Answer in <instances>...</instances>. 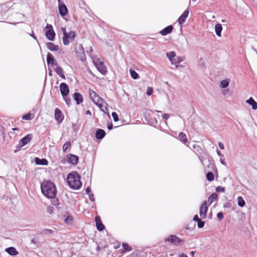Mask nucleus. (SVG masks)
Returning a JSON list of instances; mask_svg holds the SVG:
<instances>
[{"label":"nucleus","instance_id":"1","mask_svg":"<svg viewBox=\"0 0 257 257\" xmlns=\"http://www.w3.org/2000/svg\"><path fill=\"white\" fill-rule=\"evenodd\" d=\"M43 194L48 198H54L57 194V189L54 184L50 181H44L41 185Z\"/></svg>","mask_w":257,"mask_h":257},{"label":"nucleus","instance_id":"2","mask_svg":"<svg viewBox=\"0 0 257 257\" xmlns=\"http://www.w3.org/2000/svg\"><path fill=\"white\" fill-rule=\"evenodd\" d=\"M89 96L94 103L97 105L103 112L107 111V103L100 97L94 91L89 89Z\"/></svg>","mask_w":257,"mask_h":257},{"label":"nucleus","instance_id":"3","mask_svg":"<svg viewBox=\"0 0 257 257\" xmlns=\"http://www.w3.org/2000/svg\"><path fill=\"white\" fill-rule=\"evenodd\" d=\"M67 180L69 186L73 189H78L82 186L80 176L76 172L69 173L67 176Z\"/></svg>","mask_w":257,"mask_h":257},{"label":"nucleus","instance_id":"4","mask_svg":"<svg viewBox=\"0 0 257 257\" xmlns=\"http://www.w3.org/2000/svg\"><path fill=\"white\" fill-rule=\"evenodd\" d=\"M61 29L63 34V42L64 45L67 46L69 44L70 41L74 40L75 37V32L71 31L67 33L65 28H62Z\"/></svg>","mask_w":257,"mask_h":257},{"label":"nucleus","instance_id":"5","mask_svg":"<svg viewBox=\"0 0 257 257\" xmlns=\"http://www.w3.org/2000/svg\"><path fill=\"white\" fill-rule=\"evenodd\" d=\"M93 63L97 69L102 74H105L107 72V68L104 64L103 62L101 59H96L93 60Z\"/></svg>","mask_w":257,"mask_h":257},{"label":"nucleus","instance_id":"6","mask_svg":"<svg viewBox=\"0 0 257 257\" xmlns=\"http://www.w3.org/2000/svg\"><path fill=\"white\" fill-rule=\"evenodd\" d=\"M45 36L46 38L50 41H53L55 37V33L53 29V27L51 25L47 24L45 27Z\"/></svg>","mask_w":257,"mask_h":257},{"label":"nucleus","instance_id":"7","mask_svg":"<svg viewBox=\"0 0 257 257\" xmlns=\"http://www.w3.org/2000/svg\"><path fill=\"white\" fill-rule=\"evenodd\" d=\"M166 241H168L176 246L181 245L184 241L174 235H170L167 238L165 239Z\"/></svg>","mask_w":257,"mask_h":257},{"label":"nucleus","instance_id":"8","mask_svg":"<svg viewBox=\"0 0 257 257\" xmlns=\"http://www.w3.org/2000/svg\"><path fill=\"white\" fill-rule=\"evenodd\" d=\"M208 210V208L207 206V202L206 201H204L201 206L200 207L199 209V214L200 216L202 219H204L206 216V213Z\"/></svg>","mask_w":257,"mask_h":257},{"label":"nucleus","instance_id":"9","mask_svg":"<svg viewBox=\"0 0 257 257\" xmlns=\"http://www.w3.org/2000/svg\"><path fill=\"white\" fill-rule=\"evenodd\" d=\"M60 90L61 95L63 97H66L69 92V89L68 86L66 83L64 82H62L60 84Z\"/></svg>","mask_w":257,"mask_h":257},{"label":"nucleus","instance_id":"10","mask_svg":"<svg viewBox=\"0 0 257 257\" xmlns=\"http://www.w3.org/2000/svg\"><path fill=\"white\" fill-rule=\"evenodd\" d=\"M55 118L58 123H60L64 119V116L61 111L58 108L55 109Z\"/></svg>","mask_w":257,"mask_h":257},{"label":"nucleus","instance_id":"11","mask_svg":"<svg viewBox=\"0 0 257 257\" xmlns=\"http://www.w3.org/2000/svg\"><path fill=\"white\" fill-rule=\"evenodd\" d=\"M189 13V11L188 9H187L183 13V14L179 18L178 22L180 25H182L186 21V20L187 17L188 16Z\"/></svg>","mask_w":257,"mask_h":257},{"label":"nucleus","instance_id":"12","mask_svg":"<svg viewBox=\"0 0 257 257\" xmlns=\"http://www.w3.org/2000/svg\"><path fill=\"white\" fill-rule=\"evenodd\" d=\"M59 12L60 14L63 17L65 16L68 13V10L64 4H60L59 6Z\"/></svg>","mask_w":257,"mask_h":257},{"label":"nucleus","instance_id":"13","mask_svg":"<svg viewBox=\"0 0 257 257\" xmlns=\"http://www.w3.org/2000/svg\"><path fill=\"white\" fill-rule=\"evenodd\" d=\"M47 62L48 65H57V63H55V60L54 59L53 56L50 53H48L47 55Z\"/></svg>","mask_w":257,"mask_h":257},{"label":"nucleus","instance_id":"14","mask_svg":"<svg viewBox=\"0 0 257 257\" xmlns=\"http://www.w3.org/2000/svg\"><path fill=\"white\" fill-rule=\"evenodd\" d=\"M173 29V27L172 25H170L163 29L160 33L162 35L165 36L170 34L172 31Z\"/></svg>","mask_w":257,"mask_h":257},{"label":"nucleus","instance_id":"15","mask_svg":"<svg viewBox=\"0 0 257 257\" xmlns=\"http://www.w3.org/2000/svg\"><path fill=\"white\" fill-rule=\"evenodd\" d=\"M46 47L50 51H57L59 49L58 45H56L51 42L47 43Z\"/></svg>","mask_w":257,"mask_h":257},{"label":"nucleus","instance_id":"16","mask_svg":"<svg viewBox=\"0 0 257 257\" xmlns=\"http://www.w3.org/2000/svg\"><path fill=\"white\" fill-rule=\"evenodd\" d=\"M69 162L73 165H76L78 163V157L74 155L70 154L68 157Z\"/></svg>","mask_w":257,"mask_h":257},{"label":"nucleus","instance_id":"17","mask_svg":"<svg viewBox=\"0 0 257 257\" xmlns=\"http://www.w3.org/2000/svg\"><path fill=\"white\" fill-rule=\"evenodd\" d=\"M246 102L251 106L252 109H257V103L252 97H250Z\"/></svg>","mask_w":257,"mask_h":257},{"label":"nucleus","instance_id":"18","mask_svg":"<svg viewBox=\"0 0 257 257\" xmlns=\"http://www.w3.org/2000/svg\"><path fill=\"white\" fill-rule=\"evenodd\" d=\"M74 99L77 104H79L83 101L82 96L79 93H75L73 95Z\"/></svg>","mask_w":257,"mask_h":257},{"label":"nucleus","instance_id":"19","mask_svg":"<svg viewBox=\"0 0 257 257\" xmlns=\"http://www.w3.org/2000/svg\"><path fill=\"white\" fill-rule=\"evenodd\" d=\"M105 135V131L102 129H98L96 133L95 137L97 139H102Z\"/></svg>","mask_w":257,"mask_h":257},{"label":"nucleus","instance_id":"20","mask_svg":"<svg viewBox=\"0 0 257 257\" xmlns=\"http://www.w3.org/2000/svg\"><path fill=\"white\" fill-rule=\"evenodd\" d=\"M32 139V136L31 135H28L25 137H24L21 140V142L22 144V146H25L28 144Z\"/></svg>","mask_w":257,"mask_h":257},{"label":"nucleus","instance_id":"21","mask_svg":"<svg viewBox=\"0 0 257 257\" xmlns=\"http://www.w3.org/2000/svg\"><path fill=\"white\" fill-rule=\"evenodd\" d=\"M184 60L183 57L180 56H175L173 60H171V64L173 65H175L180 63L182 62Z\"/></svg>","mask_w":257,"mask_h":257},{"label":"nucleus","instance_id":"22","mask_svg":"<svg viewBox=\"0 0 257 257\" xmlns=\"http://www.w3.org/2000/svg\"><path fill=\"white\" fill-rule=\"evenodd\" d=\"M179 140L184 144H186L188 142L187 136L184 133H180L178 135Z\"/></svg>","mask_w":257,"mask_h":257},{"label":"nucleus","instance_id":"23","mask_svg":"<svg viewBox=\"0 0 257 257\" xmlns=\"http://www.w3.org/2000/svg\"><path fill=\"white\" fill-rule=\"evenodd\" d=\"M6 252L12 255H16L18 254V251L14 247H10L6 249Z\"/></svg>","mask_w":257,"mask_h":257},{"label":"nucleus","instance_id":"24","mask_svg":"<svg viewBox=\"0 0 257 257\" xmlns=\"http://www.w3.org/2000/svg\"><path fill=\"white\" fill-rule=\"evenodd\" d=\"M55 71L60 77L64 79H65L63 69L61 67L57 66L56 68L55 69Z\"/></svg>","mask_w":257,"mask_h":257},{"label":"nucleus","instance_id":"25","mask_svg":"<svg viewBox=\"0 0 257 257\" xmlns=\"http://www.w3.org/2000/svg\"><path fill=\"white\" fill-rule=\"evenodd\" d=\"M222 30V25L220 24H217L215 26V32L216 35L221 37V33Z\"/></svg>","mask_w":257,"mask_h":257},{"label":"nucleus","instance_id":"26","mask_svg":"<svg viewBox=\"0 0 257 257\" xmlns=\"http://www.w3.org/2000/svg\"><path fill=\"white\" fill-rule=\"evenodd\" d=\"M79 47L80 48V50L81 51V52H80L77 54V57L82 61H84L85 60V57L84 54V50L81 45H80Z\"/></svg>","mask_w":257,"mask_h":257},{"label":"nucleus","instance_id":"27","mask_svg":"<svg viewBox=\"0 0 257 257\" xmlns=\"http://www.w3.org/2000/svg\"><path fill=\"white\" fill-rule=\"evenodd\" d=\"M229 83V80L226 79L222 80L220 82V86L222 88H225L228 86Z\"/></svg>","mask_w":257,"mask_h":257},{"label":"nucleus","instance_id":"28","mask_svg":"<svg viewBox=\"0 0 257 257\" xmlns=\"http://www.w3.org/2000/svg\"><path fill=\"white\" fill-rule=\"evenodd\" d=\"M217 198V194L216 193H212L208 198V202L209 205L211 204L213 201L216 200Z\"/></svg>","mask_w":257,"mask_h":257},{"label":"nucleus","instance_id":"29","mask_svg":"<svg viewBox=\"0 0 257 257\" xmlns=\"http://www.w3.org/2000/svg\"><path fill=\"white\" fill-rule=\"evenodd\" d=\"M36 162L37 164L39 165H47L48 164V161L45 159H39L38 158H36Z\"/></svg>","mask_w":257,"mask_h":257},{"label":"nucleus","instance_id":"30","mask_svg":"<svg viewBox=\"0 0 257 257\" xmlns=\"http://www.w3.org/2000/svg\"><path fill=\"white\" fill-rule=\"evenodd\" d=\"M34 115L31 113H28L23 116L22 118L25 120H30L34 118Z\"/></svg>","mask_w":257,"mask_h":257},{"label":"nucleus","instance_id":"31","mask_svg":"<svg viewBox=\"0 0 257 257\" xmlns=\"http://www.w3.org/2000/svg\"><path fill=\"white\" fill-rule=\"evenodd\" d=\"M237 204L239 206L241 207L245 205V201L242 197L239 196L237 197Z\"/></svg>","mask_w":257,"mask_h":257},{"label":"nucleus","instance_id":"32","mask_svg":"<svg viewBox=\"0 0 257 257\" xmlns=\"http://www.w3.org/2000/svg\"><path fill=\"white\" fill-rule=\"evenodd\" d=\"M122 245L123 247V251H122V253L125 251H130L132 250V247L126 243H123Z\"/></svg>","mask_w":257,"mask_h":257},{"label":"nucleus","instance_id":"33","mask_svg":"<svg viewBox=\"0 0 257 257\" xmlns=\"http://www.w3.org/2000/svg\"><path fill=\"white\" fill-rule=\"evenodd\" d=\"M167 58L171 61V60H173L174 58L176 56V53L174 51H171L166 53Z\"/></svg>","mask_w":257,"mask_h":257},{"label":"nucleus","instance_id":"34","mask_svg":"<svg viewBox=\"0 0 257 257\" xmlns=\"http://www.w3.org/2000/svg\"><path fill=\"white\" fill-rule=\"evenodd\" d=\"M130 72L131 77L133 79H137L139 78V74L134 70L130 69Z\"/></svg>","mask_w":257,"mask_h":257},{"label":"nucleus","instance_id":"35","mask_svg":"<svg viewBox=\"0 0 257 257\" xmlns=\"http://www.w3.org/2000/svg\"><path fill=\"white\" fill-rule=\"evenodd\" d=\"M206 177H207V179L210 182L212 181L214 179V175H213V173H212L211 172H209L207 173Z\"/></svg>","mask_w":257,"mask_h":257},{"label":"nucleus","instance_id":"36","mask_svg":"<svg viewBox=\"0 0 257 257\" xmlns=\"http://www.w3.org/2000/svg\"><path fill=\"white\" fill-rule=\"evenodd\" d=\"M71 146V144L70 142H66L62 147V150L63 152H66L67 149Z\"/></svg>","mask_w":257,"mask_h":257},{"label":"nucleus","instance_id":"37","mask_svg":"<svg viewBox=\"0 0 257 257\" xmlns=\"http://www.w3.org/2000/svg\"><path fill=\"white\" fill-rule=\"evenodd\" d=\"M97 229L99 231H102L104 228V226L103 225V224L101 222L98 223L97 224H96Z\"/></svg>","mask_w":257,"mask_h":257},{"label":"nucleus","instance_id":"38","mask_svg":"<svg viewBox=\"0 0 257 257\" xmlns=\"http://www.w3.org/2000/svg\"><path fill=\"white\" fill-rule=\"evenodd\" d=\"M153 92V89L151 87H148L147 89V94L148 95L150 96L152 94Z\"/></svg>","mask_w":257,"mask_h":257},{"label":"nucleus","instance_id":"39","mask_svg":"<svg viewBox=\"0 0 257 257\" xmlns=\"http://www.w3.org/2000/svg\"><path fill=\"white\" fill-rule=\"evenodd\" d=\"M112 116L113 117V120L114 121H117L118 120V116H117V113L115 112H113L112 113Z\"/></svg>","mask_w":257,"mask_h":257},{"label":"nucleus","instance_id":"40","mask_svg":"<svg viewBox=\"0 0 257 257\" xmlns=\"http://www.w3.org/2000/svg\"><path fill=\"white\" fill-rule=\"evenodd\" d=\"M198 227L199 228H202L204 225V222L201 219L197 222Z\"/></svg>","mask_w":257,"mask_h":257},{"label":"nucleus","instance_id":"41","mask_svg":"<svg viewBox=\"0 0 257 257\" xmlns=\"http://www.w3.org/2000/svg\"><path fill=\"white\" fill-rule=\"evenodd\" d=\"M216 191L217 192H223L225 191V189L224 187L221 186H218L216 188Z\"/></svg>","mask_w":257,"mask_h":257},{"label":"nucleus","instance_id":"42","mask_svg":"<svg viewBox=\"0 0 257 257\" xmlns=\"http://www.w3.org/2000/svg\"><path fill=\"white\" fill-rule=\"evenodd\" d=\"M217 217L218 218V219L221 221L223 218V214L222 212H219L217 214Z\"/></svg>","mask_w":257,"mask_h":257},{"label":"nucleus","instance_id":"43","mask_svg":"<svg viewBox=\"0 0 257 257\" xmlns=\"http://www.w3.org/2000/svg\"><path fill=\"white\" fill-rule=\"evenodd\" d=\"M47 212L50 214H52L53 212V208L52 206H48L47 208Z\"/></svg>","mask_w":257,"mask_h":257},{"label":"nucleus","instance_id":"44","mask_svg":"<svg viewBox=\"0 0 257 257\" xmlns=\"http://www.w3.org/2000/svg\"><path fill=\"white\" fill-rule=\"evenodd\" d=\"M170 117V115L168 113H164L162 115V117L163 119H165L167 120Z\"/></svg>","mask_w":257,"mask_h":257},{"label":"nucleus","instance_id":"45","mask_svg":"<svg viewBox=\"0 0 257 257\" xmlns=\"http://www.w3.org/2000/svg\"><path fill=\"white\" fill-rule=\"evenodd\" d=\"M72 220V218L71 217H69L68 216L67 218H66L65 219V221L67 223H70Z\"/></svg>","mask_w":257,"mask_h":257},{"label":"nucleus","instance_id":"46","mask_svg":"<svg viewBox=\"0 0 257 257\" xmlns=\"http://www.w3.org/2000/svg\"><path fill=\"white\" fill-rule=\"evenodd\" d=\"M64 98V99L65 100L66 104L68 105V106H70V102H71V100L70 99H68L67 98H66L65 97H63Z\"/></svg>","mask_w":257,"mask_h":257},{"label":"nucleus","instance_id":"47","mask_svg":"<svg viewBox=\"0 0 257 257\" xmlns=\"http://www.w3.org/2000/svg\"><path fill=\"white\" fill-rule=\"evenodd\" d=\"M96 224H97L98 223L101 222V219L99 216H97L95 218Z\"/></svg>","mask_w":257,"mask_h":257},{"label":"nucleus","instance_id":"48","mask_svg":"<svg viewBox=\"0 0 257 257\" xmlns=\"http://www.w3.org/2000/svg\"><path fill=\"white\" fill-rule=\"evenodd\" d=\"M218 146H219V147L221 149V150H223L224 149V145L223 143H222L221 142H219L218 143Z\"/></svg>","mask_w":257,"mask_h":257},{"label":"nucleus","instance_id":"49","mask_svg":"<svg viewBox=\"0 0 257 257\" xmlns=\"http://www.w3.org/2000/svg\"><path fill=\"white\" fill-rule=\"evenodd\" d=\"M89 198L91 201L93 202L94 201V195L92 194H90L89 195Z\"/></svg>","mask_w":257,"mask_h":257},{"label":"nucleus","instance_id":"50","mask_svg":"<svg viewBox=\"0 0 257 257\" xmlns=\"http://www.w3.org/2000/svg\"><path fill=\"white\" fill-rule=\"evenodd\" d=\"M200 220V219H199V218H198V215H195L194 216V217H193V220H194V221L198 222V221H199V220Z\"/></svg>","mask_w":257,"mask_h":257},{"label":"nucleus","instance_id":"51","mask_svg":"<svg viewBox=\"0 0 257 257\" xmlns=\"http://www.w3.org/2000/svg\"><path fill=\"white\" fill-rule=\"evenodd\" d=\"M90 191H91V190H90V188H89V187H87V188H86V193L87 194H88V195L90 194Z\"/></svg>","mask_w":257,"mask_h":257},{"label":"nucleus","instance_id":"52","mask_svg":"<svg viewBox=\"0 0 257 257\" xmlns=\"http://www.w3.org/2000/svg\"><path fill=\"white\" fill-rule=\"evenodd\" d=\"M179 257H188L185 253H181L179 254Z\"/></svg>","mask_w":257,"mask_h":257},{"label":"nucleus","instance_id":"53","mask_svg":"<svg viewBox=\"0 0 257 257\" xmlns=\"http://www.w3.org/2000/svg\"><path fill=\"white\" fill-rule=\"evenodd\" d=\"M112 127H113V125L112 124H110L109 125H108L107 126V128L109 130H111L112 129Z\"/></svg>","mask_w":257,"mask_h":257},{"label":"nucleus","instance_id":"54","mask_svg":"<svg viewBox=\"0 0 257 257\" xmlns=\"http://www.w3.org/2000/svg\"><path fill=\"white\" fill-rule=\"evenodd\" d=\"M31 243L33 244H36L37 241L35 239H32L31 241Z\"/></svg>","mask_w":257,"mask_h":257},{"label":"nucleus","instance_id":"55","mask_svg":"<svg viewBox=\"0 0 257 257\" xmlns=\"http://www.w3.org/2000/svg\"><path fill=\"white\" fill-rule=\"evenodd\" d=\"M45 231H47L50 233H52L53 232V231L51 229H45Z\"/></svg>","mask_w":257,"mask_h":257},{"label":"nucleus","instance_id":"56","mask_svg":"<svg viewBox=\"0 0 257 257\" xmlns=\"http://www.w3.org/2000/svg\"><path fill=\"white\" fill-rule=\"evenodd\" d=\"M217 153L219 156H223L222 154L220 153V152L218 150H217Z\"/></svg>","mask_w":257,"mask_h":257},{"label":"nucleus","instance_id":"57","mask_svg":"<svg viewBox=\"0 0 257 257\" xmlns=\"http://www.w3.org/2000/svg\"><path fill=\"white\" fill-rule=\"evenodd\" d=\"M195 253V251H191L190 252V254H191V255L193 257V256H194V255Z\"/></svg>","mask_w":257,"mask_h":257},{"label":"nucleus","instance_id":"58","mask_svg":"<svg viewBox=\"0 0 257 257\" xmlns=\"http://www.w3.org/2000/svg\"><path fill=\"white\" fill-rule=\"evenodd\" d=\"M220 162H221V163L222 165H225V166H226V165L225 162L224 161H223V160H220Z\"/></svg>","mask_w":257,"mask_h":257},{"label":"nucleus","instance_id":"59","mask_svg":"<svg viewBox=\"0 0 257 257\" xmlns=\"http://www.w3.org/2000/svg\"><path fill=\"white\" fill-rule=\"evenodd\" d=\"M31 36H32L33 38H34L35 39H36V36H35L34 33H33L32 34L30 35Z\"/></svg>","mask_w":257,"mask_h":257},{"label":"nucleus","instance_id":"60","mask_svg":"<svg viewBox=\"0 0 257 257\" xmlns=\"http://www.w3.org/2000/svg\"><path fill=\"white\" fill-rule=\"evenodd\" d=\"M52 70H49V74L51 76L52 75Z\"/></svg>","mask_w":257,"mask_h":257},{"label":"nucleus","instance_id":"61","mask_svg":"<svg viewBox=\"0 0 257 257\" xmlns=\"http://www.w3.org/2000/svg\"><path fill=\"white\" fill-rule=\"evenodd\" d=\"M87 114H91L90 111L89 110H87L86 112Z\"/></svg>","mask_w":257,"mask_h":257},{"label":"nucleus","instance_id":"62","mask_svg":"<svg viewBox=\"0 0 257 257\" xmlns=\"http://www.w3.org/2000/svg\"><path fill=\"white\" fill-rule=\"evenodd\" d=\"M13 130H14V131L18 130V128H13Z\"/></svg>","mask_w":257,"mask_h":257},{"label":"nucleus","instance_id":"63","mask_svg":"<svg viewBox=\"0 0 257 257\" xmlns=\"http://www.w3.org/2000/svg\"><path fill=\"white\" fill-rule=\"evenodd\" d=\"M61 0H58L59 3H60Z\"/></svg>","mask_w":257,"mask_h":257},{"label":"nucleus","instance_id":"64","mask_svg":"<svg viewBox=\"0 0 257 257\" xmlns=\"http://www.w3.org/2000/svg\"><path fill=\"white\" fill-rule=\"evenodd\" d=\"M222 22H224V21L223 20H222Z\"/></svg>","mask_w":257,"mask_h":257}]
</instances>
